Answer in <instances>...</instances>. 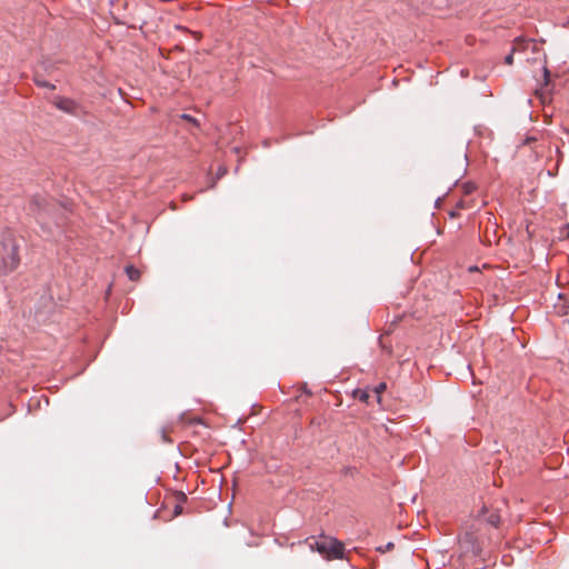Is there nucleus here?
I'll use <instances>...</instances> for the list:
<instances>
[{"mask_svg":"<svg viewBox=\"0 0 569 569\" xmlns=\"http://www.w3.org/2000/svg\"><path fill=\"white\" fill-rule=\"evenodd\" d=\"M52 104L63 111L64 113L80 117L82 114V108L74 100L66 97L56 96L51 100Z\"/></svg>","mask_w":569,"mask_h":569,"instance_id":"obj_4","label":"nucleus"},{"mask_svg":"<svg viewBox=\"0 0 569 569\" xmlns=\"http://www.w3.org/2000/svg\"><path fill=\"white\" fill-rule=\"evenodd\" d=\"M173 513H174L176 516L181 515V513H182V507H181L180 505H177V506L174 507Z\"/></svg>","mask_w":569,"mask_h":569,"instance_id":"obj_17","label":"nucleus"},{"mask_svg":"<svg viewBox=\"0 0 569 569\" xmlns=\"http://www.w3.org/2000/svg\"><path fill=\"white\" fill-rule=\"evenodd\" d=\"M542 70H543V87H547L550 82V71L548 70L547 67H543Z\"/></svg>","mask_w":569,"mask_h":569,"instance_id":"obj_12","label":"nucleus"},{"mask_svg":"<svg viewBox=\"0 0 569 569\" xmlns=\"http://www.w3.org/2000/svg\"><path fill=\"white\" fill-rule=\"evenodd\" d=\"M180 118H181V119H183V120H187V121L191 122V123H192L193 126H196V127H199V121H198L194 117H192L191 114L182 113V114L180 116Z\"/></svg>","mask_w":569,"mask_h":569,"instance_id":"obj_10","label":"nucleus"},{"mask_svg":"<svg viewBox=\"0 0 569 569\" xmlns=\"http://www.w3.org/2000/svg\"><path fill=\"white\" fill-rule=\"evenodd\" d=\"M179 500H180V501H186V500H187V496H186V493L180 492V493H179Z\"/></svg>","mask_w":569,"mask_h":569,"instance_id":"obj_18","label":"nucleus"},{"mask_svg":"<svg viewBox=\"0 0 569 569\" xmlns=\"http://www.w3.org/2000/svg\"><path fill=\"white\" fill-rule=\"evenodd\" d=\"M34 82L40 88H47V89H51V90L56 89V86L53 83H51L44 79L38 78V77L34 78Z\"/></svg>","mask_w":569,"mask_h":569,"instance_id":"obj_8","label":"nucleus"},{"mask_svg":"<svg viewBox=\"0 0 569 569\" xmlns=\"http://www.w3.org/2000/svg\"><path fill=\"white\" fill-rule=\"evenodd\" d=\"M54 302L53 298L50 295H43L41 296L39 302L36 306V317L39 322H44L47 319H49L51 312L54 309Z\"/></svg>","mask_w":569,"mask_h":569,"instance_id":"obj_5","label":"nucleus"},{"mask_svg":"<svg viewBox=\"0 0 569 569\" xmlns=\"http://www.w3.org/2000/svg\"><path fill=\"white\" fill-rule=\"evenodd\" d=\"M29 210L36 216L43 232H48L47 239H56L58 234L62 233L66 214L69 211L67 204L57 203L43 196H36L30 201Z\"/></svg>","mask_w":569,"mask_h":569,"instance_id":"obj_1","label":"nucleus"},{"mask_svg":"<svg viewBox=\"0 0 569 569\" xmlns=\"http://www.w3.org/2000/svg\"><path fill=\"white\" fill-rule=\"evenodd\" d=\"M310 547L327 559H343L345 557L343 543L333 537H322L321 540H316Z\"/></svg>","mask_w":569,"mask_h":569,"instance_id":"obj_3","label":"nucleus"},{"mask_svg":"<svg viewBox=\"0 0 569 569\" xmlns=\"http://www.w3.org/2000/svg\"><path fill=\"white\" fill-rule=\"evenodd\" d=\"M512 62H513V50L505 57L506 64H512Z\"/></svg>","mask_w":569,"mask_h":569,"instance_id":"obj_15","label":"nucleus"},{"mask_svg":"<svg viewBox=\"0 0 569 569\" xmlns=\"http://www.w3.org/2000/svg\"><path fill=\"white\" fill-rule=\"evenodd\" d=\"M126 274L131 281H137L140 278V271L134 266L129 264L124 269Z\"/></svg>","mask_w":569,"mask_h":569,"instance_id":"obj_7","label":"nucleus"},{"mask_svg":"<svg viewBox=\"0 0 569 569\" xmlns=\"http://www.w3.org/2000/svg\"><path fill=\"white\" fill-rule=\"evenodd\" d=\"M160 435H161V438H162V441H163V442H170V441H171V440L168 438V436H167V431H166V429H164V428H162V429L160 430Z\"/></svg>","mask_w":569,"mask_h":569,"instance_id":"obj_16","label":"nucleus"},{"mask_svg":"<svg viewBox=\"0 0 569 569\" xmlns=\"http://www.w3.org/2000/svg\"><path fill=\"white\" fill-rule=\"evenodd\" d=\"M19 244L11 230L0 232V274H6L19 266Z\"/></svg>","mask_w":569,"mask_h":569,"instance_id":"obj_2","label":"nucleus"},{"mask_svg":"<svg viewBox=\"0 0 569 569\" xmlns=\"http://www.w3.org/2000/svg\"><path fill=\"white\" fill-rule=\"evenodd\" d=\"M483 521L492 527H498L500 523V515L497 509L490 510L487 506H483L478 515Z\"/></svg>","mask_w":569,"mask_h":569,"instance_id":"obj_6","label":"nucleus"},{"mask_svg":"<svg viewBox=\"0 0 569 569\" xmlns=\"http://www.w3.org/2000/svg\"><path fill=\"white\" fill-rule=\"evenodd\" d=\"M471 190H472V187L466 186V192H467V193H470V192H471Z\"/></svg>","mask_w":569,"mask_h":569,"instance_id":"obj_19","label":"nucleus"},{"mask_svg":"<svg viewBox=\"0 0 569 569\" xmlns=\"http://www.w3.org/2000/svg\"><path fill=\"white\" fill-rule=\"evenodd\" d=\"M224 172H226L224 169L222 171H219V176H222Z\"/></svg>","mask_w":569,"mask_h":569,"instance_id":"obj_20","label":"nucleus"},{"mask_svg":"<svg viewBox=\"0 0 569 569\" xmlns=\"http://www.w3.org/2000/svg\"><path fill=\"white\" fill-rule=\"evenodd\" d=\"M386 382H380L378 386L375 387V392L379 396L382 391L386 390Z\"/></svg>","mask_w":569,"mask_h":569,"instance_id":"obj_14","label":"nucleus"},{"mask_svg":"<svg viewBox=\"0 0 569 569\" xmlns=\"http://www.w3.org/2000/svg\"><path fill=\"white\" fill-rule=\"evenodd\" d=\"M395 547L393 542L389 541L387 545L378 547L377 551L385 553L386 551L391 550Z\"/></svg>","mask_w":569,"mask_h":569,"instance_id":"obj_13","label":"nucleus"},{"mask_svg":"<svg viewBox=\"0 0 569 569\" xmlns=\"http://www.w3.org/2000/svg\"><path fill=\"white\" fill-rule=\"evenodd\" d=\"M355 392H356V396L358 397V399L361 401H367L369 398V395L366 390L358 389Z\"/></svg>","mask_w":569,"mask_h":569,"instance_id":"obj_11","label":"nucleus"},{"mask_svg":"<svg viewBox=\"0 0 569 569\" xmlns=\"http://www.w3.org/2000/svg\"><path fill=\"white\" fill-rule=\"evenodd\" d=\"M459 0H432V4L435 7L441 8L443 6H450L452 3L458 2Z\"/></svg>","mask_w":569,"mask_h":569,"instance_id":"obj_9","label":"nucleus"}]
</instances>
